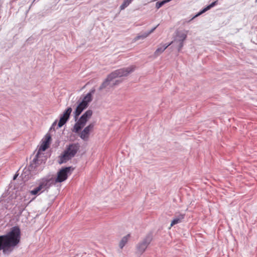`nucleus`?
<instances>
[{
    "label": "nucleus",
    "instance_id": "1",
    "mask_svg": "<svg viewBox=\"0 0 257 257\" xmlns=\"http://www.w3.org/2000/svg\"><path fill=\"white\" fill-rule=\"evenodd\" d=\"M20 228L17 226L12 227L7 234L0 236V250H3L4 254L9 255L20 242Z\"/></svg>",
    "mask_w": 257,
    "mask_h": 257
},
{
    "label": "nucleus",
    "instance_id": "2",
    "mask_svg": "<svg viewBox=\"0 0 257 257\" xmlns=\"http://www.w3.org/2000/svg\"><path fill=\"white\" fill-rule=\"evenodd\" d=\"M80 147V145L78 143L69 145L64 152L63 155L61 156L59 164L66 163L74 157L79 150Z\"/></svg>",
    "mask_w": 257,
    "mask_h": 257
},
{
    "label": "nucleus",
    "instance_id": "3",
    "mask_svg": "<svg viewBox=\"0 0 257 257\" xmlns=\"http://www.w3.org/2000/svg\"><path fill=\"white\" fill-rule=\"evenodd\" d=\"M73 169L72 167L62 168L58 172L56 178L50 176L47 177V178L52 185L57 183H61L67 179L68 174H70Z\"/></svg>",
    "mask_w": 257,
    "mask_h": 257
},
{
    "label": "nucleus",
    "instance_id": "4",
    "mask_svg": "<svg viewBox=\"0 0 257 257\" xmlns=\"http://www.w3.org/2000/svg\"><path fill=\"white\" fill-rule=\"evenodd\" d=\"M153 236L152 233H149L136 245L137 252L139 254H143L149 245L153 240Z\"/></svg>",
    "mask_w": 257,
    "mask_h": 257
},
{
    "label": "nucleus",
    "instance_id": "5",
    "mask_svg": "<svg viewBox=\"0 0 257 257\" xmlns=\"http://www.w3.org/2000/svg\"><path fill=\"white\" fill-rule=\"evenodd\" d=\"M187 31H177L175 40L170 43L176 46L178 51H180L183 47L184 41L187 38Z\"/></svg>",
    "mask_w": 257,
    "mask_h": 257
},
{
    "label": "nucleus",
    "instance_id": "6",
    "mask_svg": "<svg viewBox=\"0 0 257 257\" xmlns=\"http://www.w3.org/2000/svg\"><path fill=\"white\" fill-rule=\"evenodd\" d=\"M51 185L47 177L44 178L40 180L38 186L30 191V194L33 195L40 194L45 190L49 188Z\"/></svg>",
    "mask_w": 257,
    "mask_h": 257
},
{
    "label": "nucleus",
    "instance_id": "7",
    "mask_svg": "<svg viewBox=\"0 0 257 257\" xmlns=\"http://www.w3.org/2000/svg\"><path fill=\"white\" fill-rule=\"evenodd\" d=\"M136 69L135 66H131L126 68H123L121 69H117L111 73V75L113 79L117 77H121L123 76H126L130 73L133 72Z\"/></svg>",
    "mask_w": 257,
    "mask_h": 257
},
{
    "label": "nucleus",
    "instance_id": "8",
    "mask_svg": "<svg viewBox=\"0 0 257 257\" xmlns=\"http://www.w3.org/2000/svg\"><path fill=\"white\" fill-rule=\"evenodd\" d=\"M114 79L111 74H109L107 78L104 80L103 83L101 84L99 87V90L101 91L103 89L107 88L108 86H113L115 85L118 84L120 81L118 80L115 81V83H113L112 85L110 84V82Z\"/></svg>",
    "mask_w": 257,
    "mask_h": 257
},
{
    "label": "nucleus",
    "instance_id": "9",
    "mask_svg": "<svg viewBox=\"0 0 257 257\" xmlns=\"http://www.w3.org/2000/svg\"><path fill=\"white\" fill-rule=\"evenodd\" d=\"M94 124L90 123L85 127L80 134V137L83 140L86 141L89 138V134L94 127Z\"/></svg>",
    "mask_w": 257,
    "mask_h": 257
},
{
    "label": "nucleus",
    "instance_id": "10",
    "mask_svg": "<svg viewBox=\"0 0 257 257\" xmlns=\"http://www.w3.org/2000/svg\"><path fill=\"white\" fill-rule=\"evenodd\" d=\"M93 112L91 110L89 109L83 113L80 117L79 121L83 125H85L87 121L91 117Z\"/></svg>",
    "mask_w": 257,
    "mask_h": 257
},
{
    "label": "nucleus",
    "instance_id": "11",
    "mask_svg": "<svg viewBox=\"0 0 257 257\" xmlns=\"http://www.w3.org/2000/svg\"><path fill=\"white\" fill-rule=\"evenodd\" d=\"M88 106H87L86 104L84 102L79 103L74 112V118L75 120H77L79 115L81 113L83 110L86 108Z\"/></svg>",
    "mask_w": 257,
    "mask_h": 257
},
{
    "label": "nucleus",
    "instance_id": "12",
    "mask_svg": "<svg viewBox=\"0 0 257 257\" xmlns=\"http://www.w3.org/2000/svg\"><path fill=\"white\" fill-rule=\"evenodd\" d=\"M95 91V89L94 88H92L83 98L81 102H84L88 106L89 102H91L92 100V95L94 93Z\"/></svg>",
    "mask_w": 257,
    "mask_h": 257
},
{
    "label": "nucleus",
    "instance_id": "13",
    "mask_svg": "<svg viewBox=\"0 0 257 257\" xmlns=\"http://www.w3.org/2000/svg\"><path fill=\"white\" fill-rule=\"evenodd\" d=\"M184 214H176L174 218L173 219L171 222V226H173L175 224L181 222L183 219L184 218Z\"/></svg>",
    "mask_w": 257,
    "mask_h": 257
},
{
    "label": "nucleus",
    "instance_id": "14",
    "mask_svg": "<svg viewBox=\"0 0 257 257\" xmlns=\"http://www.w3.org/2000/svg\"><path fill=\"white\" fill-rule=\"evenodd\" d=\"M39 155V152L35 156V158L33 159V161L31 163L30 165L28 167V169L30 171H32L34 170L39 164V160L38 159Z\"/></svg>",
    "mask_w": 257,
    "mask_h": 257
},
{
    "label": "nucleus",
    "instance_id": "15",
    "mask_svg": "<svg viewBox=\"0 0 257 257\" xmlns=\"http://www.w3.org/2000/svg\"><path fill=\"white\" fill-rule=\"evenodd\" d=\"M217 2H218V1H216L213 3H212L211 4H210L209 5L207 6L206 7H205V8H204L203 10H202L200 12H199L197 14H196L192 19H193L194 18L201 15V14H203L204 13L206 12V11H207L208 10H210L211 8H213V7H214L217 4Z\"/></svg>",
    "mask_w": 257,
    "mask_h": 257
},
{
    "label": "nucleus",
    "instance_id": "16",
    "mask_svg": "<svg viewBox=\"0 0 257 257\" xmlns=\"http://www.w3.org/2000/svg\"><path fill=\"white\" fill-rule=\"evenodd\" d=\"M68 119L69 118L64 115L63 113L61 114L60 117L59 121L58 123V128L62 127L65 123H66Z\"/></svg>",
    "mask_w": 257,
    "mask_h": 257
},
{
    "label": "nucleus",
    "instance_id": "17",
    "mask_svg": "<svg viewBox=\"0 0 257 257\" xmlns=\"http://www.w3.org/2000/svg\"><path fill=\"white\" fill-rule=\"evenodd\" d=\"M84 126V125L81 123L79 121H77V122L74 125L73 128L72 129V132L75 133H78Z\"/></svg>",
    "mask_w": 257,
    "mask_h": 257
},
{
    "label": "nucleus",
    "instance_id": "18",
    "mask_svg": "<svg viewBox=\"0 0 257 257\" xmlns=\"http://www.w3.org/2000/svg\"><path fill=\"white\" fill-rule=\"evenodd\" d=\"M130 237V234H128L127 235L122 238L119 243V246L121 249H122L125 245V244L127 242Z\"/></svg>",
    "mask_w": 257,
    "mask_h": 257
},
{
    "label": "nucleus",
    "instance_id": "19",
    "mask_svg": "<svg viewBox=\"0 0 257 257\" xmlns=\"http://www.w3.org/2000/svg\"><path fill=\"white\" fill-rule=\"evenodd\" d=\"M171 45V43H169V44L167 45H165L164 46H163V47H159L156 50V51L154 53V55L156 56H158V55H159L160 54H161L162 53H163L165 50L168 48L170 45Z\"/></svg>",
    "mask_w": 257,
    "mask_h": 257
},
{
    "label": "nucleus",
    "instance_id": "20",
    "mask_svg": "<svg viewBox=\"0 0 257 257\" xmlns=\"http://www.w3.org/2000/svg\"><path fill=\"white\" fill-rule=\"evenodd\" d=\"M149 36L147 32H145L142 34L138 35L136 37H135L134 39V41L136 42L140 39H144Z\"/></svg>",
    "mask_w": 257,
    "mask_h": 257
},
{
    "label": "nucleus",
    "instance_id": "21",
    "mask_svg": "<svg viewBox=\"0 0 257 257\" xmlns=\"http://www.w3.org/2000/svg\"><path fill=\"white\" fill-rule=\"evenodd\" d=\"M133 1V0H124L122 5L120 6V10H122L124 9L132 3Z\"/></svg>",
    "mask_w": 257,
    "mask_h": 257
},
{
    "label": "nucleus",
    "instance_id": "22",
    "mask_svg": "<svg viewBox=\"0 0 257 257\" xmlns=\"http://www.w3.org/2000/svg\"><path fill=\"white\" fill-rule=\"evenodd\" d=\"M49 147V145L46 142L43 141L41 146L40 147L39 151H46Z\"/></svg>",
    "mask_w": 257,
    "mask_h": 257
},
{
    "label": "nucleus",
    "instance_id": "23",
    "mask_svg": "<svg viewBox=\"0 0 257 257\" xmlns=\"http://www.w3.org/2000/svg\"><path fill=\"white\" fill-rule=\"evenodd\" d=\"M49 147V145L46 142L43 141L41 146L40 147L39 151H46Z\"/></svg>",
    "mask_w": 257,
    "mask_h": 257
},
{
    "label": "nucleus",
    "instance_id": "24",
    "mask_svg": "<svg viewBox=\"0 0 257 257\" xmlns=\"http://www.w3.org/2000/svg\"><path fill=\"white\" fill-rule=\"evenodd\" d=\"M72 111V109L71 107H68L63 112L64 115H65L67 118H69L70 115Z\"/></svg>",
    "mask_w": 257,
    "mask_h": 257
},
{
    "label": "nucleus",
    "instance_id": "25",
    "mask_svg": "<svg viewBox=\"0 0 257 257\" xmlns=\"http://www.w3.org/2000/svg\"><path fill=\"white\" fill-rule=\"evenodd\" d=\"M164 5H165V3L163 2V1L158 2L156 4V8L157 9H160L161 7H162Z\"/></svg>",
    "mask_w": 257,
    "mask_h": 257
},
{
    "label": "nucleus",
    "instance_id": "26",
    "mask_svg": "<svg viewBox=\"0 0 257 257\" xmlns=\"http://www.w3.org/2000/svg\"><path fill=\"white\" fill-rule=\"evenodd\" d=\"M51 140V136L50 135H49V134H47L46 135L45 139L44 142H46L49 145H50Z\"/></svg>",
    "mask_w": 257,
    "mask_h": 257
},
{
    "label": "nucleus",
    "instance_id": "27",
    "mask_svg": "<svg viewBox=\"0 0 257 257\" xmlns=\"http://www.w3.org/2000/svg\"><path fill=\"white\" fill-rule=\"evenodd\" d=\"M158 26H159V25H157L156 27L152 28L149 32H147V33L148 34V35L149 36L151 33H153L154 31L156 30V29L158 27Z\"/></svg>",
    "mask_w": 257,
    "mask_h": 257
},
{
    "label": "nucleus",
    "instance_id": "28",
    "mask_svg": "<svg viewBox=\"0 0 257 257\" xmlns=\"http://www.w3.org/2000/svg\"><path fill=\"white\" fill-rule=\"evenodd\" d=\"M56 123H57V121L56 120L55 121H54L53 122V123L52 124V126L50 128V130H52V129H53L54 130H55V128H54V126L56 125Z\"/></svg>",
    "mask_w": 257,
    "mask_h": 257
},
{
    "label": "nucleus",
    "instance_id": "29",
    "mask_svg": "<svg viewBox=\"0 0 257 257\" xmlns=\"http://www.w3.org/2000/svg\"><path fill=\"white\" fill-rule=\"evenodd\" d=\"M163 1L165 3V4L167 3H168V2H170L171 0H163Z\"/></svg>",
    "mask_w": 257,
    "mask_h": 257
},
{
    "label": "nucleus",
    "instance_id": "30",
    "mask_svg": "<svg viewBox=\"0 0 257 257\" xmlns=\"http://www.w3.org/2000/svg\"><path fill=\"white\" fill-rule=\"evenodd\" d=\"M17 177V175H15V176H14V178H13V179H14V180H15V179H16Z\"/></svg>",
    "mask_w": 257,
    "mask_h": 257
}]
</instances>
